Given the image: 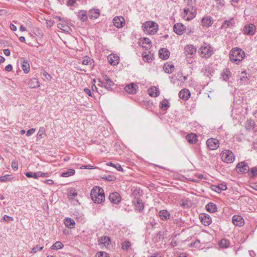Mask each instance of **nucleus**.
Returning a JSON list of instances; mask_svg holds the SVG:
<instances>
[{
  "label": "nucleus",
  "instance_id": "obj_62",
  "mask_svg": "<svg viewBox=\"0 0 257 257\" xmlns=\"http://www.w3.org/2000/svg\"><path fill=\"white\" fill-rule=\"evenodd\" d=\"M43 74L47 80H50L52 79L51 76L46 71H44Z\"/></svg>",
  "mask_w": 257,
  "mask_h": 257
},
{
  "label": "nucleus",
  "instance_id": "obj_16",
  "mask_svg": "<svg viewBox=\"0 0 257 257\" xmlns=\"http://www.w3.org/2000/svg\"><path fill=\"white\" fill-rule=\"evenodd\" d=\"M107 60L110 65L115 66L119 63V57L116 54H111L108 56Z\"/></svg>",
  "mask_w": 257,
  "mask_h": 257
},
{
  "label": "nucleus",
  "instance_id": "obj_51",
  "mask_svg": "<svg viewBox=\"0 0 257 257\" xmlns=\"http://www.w3.org/2000/svg\"><path fill=\"white\" fill-rule=\"evenodd\" d=\"M143 58L144 61L147 62H150L152 60L151 58V56L147 54L146 53L145 54H143Z\"/></svg>",
  "mask_w": 257,
  "mask_h": 257
},
{
  "label": "nucleus",
  "instance_id": "obj_45",
  "mask_svg": "<svg viewBox=\"0 0 257 257\" xmlns=\"http://www.w3.org/2000/svg\"><path fill=\"white\" fill-rule=\"evenodd\" d=\"M13 177L10 175H6L0 177V181L2 182H7L12 180Z\"/></svg>",
  "mask_w": 257,
  "mask_h": 257
},
{
  "label": "nucleus",
  "instance_id": "obj_30",
  "mask_svg": "<svg viewBox=\"0 0 257 257\" xmlns=\"http://www.w3.org/2000/svg\"><path fill=\"white\" fill-rule=\"evenodd\" d=\"M64 223L65 226L69 228H73L74 227L75 222L74 220L69 217H67L64 219Z\"/></svg>",
  "mask_w": 257,
  "mask_h": 257
},
{
  "label": "nucleus",
  "instance_id": "obj_38",
  "mask_svg": "<svg viewBox=\"0 0 257 257\" xmlns=\"http://www.w3.org/2000/svg\"><path fill=\"white\" fill-rule=\"evenodd\" d=\"M174 68V66L171 64H166L163 67V69L165 72L167 73H171Z\"/></svg>",
  "mask_w": 257,
  "mask_h": 257
},
{
  "label": "nucleus",
  "instance_id": "obj_18",
  "mask_svg": "<svg viewBox=\"0 0 257 257\" xmlns=\"http://www.w3.org/2000/svg\"><path fill=\"white\" fill-rule=\"evenodd\" d=\"M233 223L235 226H242L244 224V219L240 215H234L232 218Z\"/></svg>",
  "mask_w": 257,
  "mask_h": 257
},
{
  "label": "nucleus",
  "instance_id": "obj_57",
  "mask_svg": "<svg viewBox=\"0 0 257 257\" xmlns=\"http://www.w3.org/2000/svg\"><path fill=\"white\" fill-rule=\"evenodd\" d=\"M3 220L6 222H10L14 221V218L11 216L5 215L3 217Z\"/></svg>",
  "mask_w": 257,
  "mask_h": 257
},
{
  "label": "nucleus",
  "instance_id": "obj_32",
  "mask_svg": "<svg viewBox=\"0 0 257 257\" xmlns=\"http://www.w3.org/2000/svg\"><path fill=\"white\" fill-rule=\"evenodd\" d=\"M186 139L190 144H193L197 141V136L194 134H188L186 137Z\"/></svg>",
  "mask_w": 257,
  "mask_h": 257
},
{
  "label": "nucleus",
  "instance_id": "obj_35",
  "mask_svg": "<svg viewBox=\"0 0 257 257\" xmlns=\"http://www.w3.org/2000/svg\"><path fill=\"white\" fill-rule=\"evenodd\" d=\"M29 85L31 88H36L40 86V83L37 78H33L30 80Z\"/></svg>",
  "mask_w": 257,
  "mask_h": 257
},
{
  "label": "nucleus",
  "instance_id": "obj_17",
  "mask_svg": "<svg viewBox=\"0 0 257 257\" xmlns=\"http://www.w3.org/2000/svg\"><path fill=\"white\" fill-rule=\"evenodd\" d=\"M108 198L110 201L114 204H118L121 200L119 194L116 192L110 193Z\"/></svg>",
  "mask_w": 257,
  "mask_h": 257
},
{
  "label": "nucleus",
  "instance_id": "obj_43",
  "mask_svg": "<svg viewBox=\"0 0 257 257\" xmlns=\"http://www.w3.org/2000/svg\"><path fill=\"white\" fill-rule=\"evenodd\" d=\"M46 130L44 127H40L39 132L37 135V139H41L43 138V135L45 134Z\"/></svg>",
  "mask_w": 257,
  "mask_h": 257
},
{
  "label": "nucleus",
  "instance_id": "obj_44",
  "mask_svg": "<svg viewBox=\"0 0 257 257\" xmlns=\"http://www.w3.org/2000/svg\"><path fill=\"white\" fill-rule=\"evenodd\" d=\"M101 178L107 181H114L116 180V177L112 175H103L101 176Z\"/></svg>",
  "mask_w": 257,
  "mask_h": 257
},
{
  "label": "nucleus",
  "instance_id": "obj_64",
  "mask_svg": "<svg viewBox=\"0 0 257 257\" xmlns=\"http://www.w3.org/2000/svg\"><path fill=\"white\" fill-rule=\"evenodd\" d=\"M39 178L41 177H48L49 174L48 173H43L42 172H38Z\"/></svg>",
  "mask_w": 257,
  "mask_h": 257
},
{
  "label": "nucleus",
  "instance_id": "obj_8",
  "mask_svg": "<svg viewBox=\"0 0 257 257\" xmlns=\"http://www.w3.org/2000/svg\"><path fill=\"white\" fill-rule=\"evenodd\" d=\"M249 167L245 162H239L236 166V171L240 174H244L248 172Z\"/></svg>",
  "mask_w": 257,
  "mask_h": 257
},
{
  "label": "nucleus",
  "instance_id": "obj_34",
  "mask_svg": "<svg viewBox=\"0 0 257 257\" xmlns=\"http://www.w3.org/2000/svg\"><path fill=\"white\" fill-rule=\"evenodd\" d=\"M234 25L233 19H231L229 20H225L222 24L221 28V29H226L228 28L231 27Z\"/></svg>",
  "mask_w": 257,
  "mask_h": 257
},
{
  "label": "nucleus",
  "instance_id": "obj_11",
  "mask_svg": "<svg viewBox=\"0 0 257 257\" xmlns=\"http://www.w3.org/2000/svg\"><path fill=\"white\" fill-rule=\"evenodd\" d=\"M206 144L208 148L210 150H214L219 147V143L218 141L214 138H211L207 140Z\"/></svg>",
  "mask_w": 257,
  "mask_h": 257
},
{
  "label": "nucleus",
  "instance_id": "obj_29",
  "mask_svg": "<svg viewBox=\"0 0 257 257\" xmlns=\"http://www.w3.org/2000/svg\"><path fill=\"white\" fill-rule=\"evenodd\" d=\"M206 210L210 213H214L217 210L216 205L212 202H209L205 206Z\"/></svg>",
  "mask_w": 257,
  "mask_h": 257
},
{
  "label": "nucleus",
  "instance_id": "obj_9",
  "mask_svg": "<svg viewBox=\"0 0 257 257\" xmlns=\"http://www.w3.org/2000/svg\"><path fill=\"white\" fill-rule=\"evenodd\" d=\"M243 32L245 35L253 36L256 32V26L253 24H248L243 27Z\"/></svg>",
  "mask_w": 257,
  "mask_h": 257
},
{
  "label": "nucleus",
  "instance_id": "obj_5",
  "mask_svg": "<svg viewBox=\"0 0 257 257\" xmlns=\"http://www.w3.org/2000/svg\"><path fill=\"white\" fill-rule=\"evenodd\" d=\"M141 193H142V191L140 189H136L133 193V195L135 196V200L133 201L136 208L139 212H142L144 209V205L142 200L139 197L140 196Z\"/></svg>",
  "mask_w": 257,
  "mask_h": 257
},
{
  "label": "nucleus",
  "instance_id": "obj_48",
  "mask_svg": "<svg viewBox=\"0 0 257 257\" xmlns=\"http://www.w3.org/2000/svg\"><path fill=\"white\" fill-rule=\"evenodd\" d=\"M239 79V84L240 85L246 84L248 83V78L246 76H240Z\"/></svg>",
  "mask_w": 257,
  "mask_h": 257
},
{
  "label": "nucleus",
  "instance_id": "obj_6",
  "mask_svg": "<svg viewBox=\"0 0 257 257\" xmlns=\"http://www.w3.org/2000/svg\"><path fill=\"white\" fill-rule=\"evenodd\" d=\"M199 52L201 57L208 58L213 54V49L210 45L205 44L200 48Z\"/></svg>",
  "mask_w": 257,
  "mask_h": 257
},
{
  "label": "nucleus",
  "instance_id": "obj_47",
  "mask_svg": "<svg viewBox=\"0 0 257 257\" xmlns=\"http://www.w3.org/2000/svg\"><path fill=\"white\" fill-rule=\"evenodd\" d=\"M131 243L128 241H124L122 243L121 248L123 250H127L131 247Z\"/></svg>",
  "mask_w": 257,
  "mask_h": 257
},
{
  "label": "nucleus",
  "instance_id": "obj_22",
  "mask_svg": "<svg viewBox=\"0 0 257 257\" xmlns=\"http://www.w3.org/2000/svg\"><path fill=\"white\" fill-rule=\"evenodd\" d=\"M179 97L183 100H188L190 96V91L187 89H183L179 93Z\"/></svg>",
  "mask_w": 257,
  "mask_h": 257
},
{
  "label": "nucleus",
  "instance_id": "obj_54",
  "mask_svg": "<svg viewBox=\"0 0 257 257\" xmlns=\"http://www.w3.org/2000/svg\"><path fill=\"white\" fill-rule=\"evenodd\" d=\"M11 166L14 171H17L19 168L18 162L15 160L13 161Z\"/></svg>",
  "mask_w": 257,
  "mask_h": 257
},
{
  "label": "nucleus",
  "instance_id": "obj_52",
  "mask_svg": "<svg viewBox=\"0 0 257 257\" xmlns=\"http://www.w3.org/2000/svg\"><path fill=\"white\" fill-rule=\"evenodd\" d=\"M44 246H39L38 245H36V246L34 247L31 251V253H35L37 252H38L39 250H41L43 249Z\"/></svg>",
  "mask_w": 257,
  "mask_h": 257
},
{
  "label": "nucleus",
  "instance_id": "obj_59",
  "mask_svg": "<svg viewBox=\"0 0 257 257\" xmlns=\"http://www.w3.org/2000/svg\"><path fill=\"white\" fill-rule=\"evenodd\" d=\"M180 75V77L178 78L179 80H180L181 81H185L188 79V75H185L183 76L182 72L180 73V74H178V76Z\"/></svg>",
  "mask_w": 257,
  "mask_h": 257
},
{
  "label": "nucleus",
  "instance_id": "obj_49",
  "mask_svg": "<svg viewBox=\"0 0 257 257\" xmlns=\"http://www.w3.org/2000/svg\"><path fill=\"white\" fill-rule=\"evenodd\" d=\"M108 166H112L116 169L117 170L119 171H122L123 170V169L122 167L118 164H114L111 162H110L108 164Z\"/></svg>",
  "mask_w": 257,
  "mask_h": 257
},
{
  "label": "nucleus",
  "instance_id": "obj_42",
  "mask_svg": "<svg viewBox=\"0 0 257 257\" xmlns=\"http://www.w3.org/2000/svg\"><path fill=\"white\" fill-rule=\"evenodd\" d=\"M64 245L62 243H61L60 241H56L54 244H53L51 248L52 249H55L58 250L61 249L63 247Z\"/></svg>",
  "mask_w": 257,
  "mask_h": 257
},
{
  "label": "nucleus",
  "instance_id": "obj_63",
  "mask_svg": "<svg viewBox=\"0 0 257 257\" xmlns=\"http://www.w3.org/2000/svg\"><path fill=\"white\" fill-rule=\"evenodd\" d=\"M204 75L207 77H209L210 75H211V71L210 70V68H206L204 72Z\"/></svg>",
  "mask_w": 257,
  "mask_h": 257
},
{
  "label": "nucleus",
  "instance_id": "obj_31",
  "mask_svg": "<svg viewBox=\"0 0 257 257\" xmlns=\"http://www.w3.org/2000/svg\"><path fill=\"white\" fill-rule=\"evenodd\" d=\"M231 72L228 68H226L221 73V77L224 81H227L231 77Z\"/></svg>",
  "mask_w": 257,
  "mask_h": 257
},
{
  "label": "nucleus",
  "instance_id": "obj_56",
  "mask_svg": "<svg viewBox=\"0 0 257 257\" xmlns=\"http://www.w3.org/2000/svg\"><path fill=\"white\" fill-rule=\"evenodd\" d=\"M184 32H186L187 35H190L194 33V29L190 27H186Z\"/></svg>",
  "mask_w": 257,
  "mask_h": 257
},
{
  "label": "nucleus",
  "instance_id": "obj_39",
  "mask_svg": "<svg viewBox=\"0 0 257 257\" xmlns=\"http://www.w3.org/2000/svg\"><path fill=\"white\" fill-rule=\"evenodd\" d=\"M255 125L254 121L252 119H248L245 123V128L248 131L252 130Z\"/></svg>",
  "mask_w": 257,
  "mask_h": 257
},
{
  "label": "nucleus",
  "instance_id": "obj_46",
  "mask_svg": "<svg viewBox=\"0 0 257 257\" xmlns=\"http://www.w3.org/2000/svg\"><path fill=\"white\" fill-rule=\"evenodd\" d=\"M142 43V44H148L149 45H151V41L149 38H141L140 40L139 41V45H141V44Z\"/></svg>",
  "mask_w": 257,
  "mask_h": 257
},
{
  "label": "nucleus",
  "instance_id": "obj_12",
  "mask_svg": "<svg viewBox=\"0 0 257 257\" xmlns=\"http://www.w3.org/2000/svg\"><path fill=\"white\" fill-rule=\"evenodd\" d=\"M110 238L108 236H104L101 237L98 240V245L101 248H107L110 244Z\"/></svg>",
  "mask_w": 257,
  "mask_h": 257
},
{
  "label": "nucleus",
  "instance_id": "obj_53",
  "mask_svg": "<svg viewBox=\"0 0 257 257\" xmlns=\"http://www.w3.org/2000/svg\"><path fill=\"white\" fill-rule=\"evenodd\" d=\"M251 177H254L257 176V167H252L250 170Z\"/></svg>",
  "mask_w": 257,
  "mask_h": 257
},
{
  "label": "nucleus",
  "instance_id": "obj_27",
  "mask_svg": "<svg viewBox=\"0 0 257 257\" xmlns=\"http://www.w3.org/2000/svg\"><path fill=\"white\" fill-rule=\"evenodd\" d=\"M158 215L163 220H167L170 218V213L166 210H160L158 213Z\"/></svg>",
  "mask_w": 257,
  "mask_h": 257
},
{
  "label": "nucleus",
  "instance_id": "obj_37",
  "mask_svg": "<svg viewBox=\"0 0 257 257\" xmlns=\"http://www.w3.org/2000/svg\"><path fill=\"white\" fill-rule=\"evenodd\" d=\"M22 68L24 72L27 74L30 71V65L29 63L27 60H24L22 65Z\"/></svg>",
  "mask_w": 257,
  "mask_h": 257
},
{
  "label": "nucleus",
  "instance_id": "obj_26",
  "mask_svg": "<svg viewBox=\"0 0 257 257\" xmlns=\"http://www.w3.org/2000/svg\"><path fill=\"white\" fill-rule=\"evenodd\" d=\"M148 93L152 97H157L160 95V90L158 87L152 86L148 89Z\"/></svg>",
  "mask_w": 257,
  "mask_h": 257
},
{
  "label": "nucleus",
  "instance_id": "obj_7",
  "mask_svg": "<svg viewBox=\"0 0 257 257\" xmlns=\"http://www.w3.org/2000/svg\"><path fill=\"white\" fill-rule=\"evenodd\" d=\"M221 156L222 161L227 163H231L234 161V155L230 150H225L223 151Z\"/></svg>",
  "mask_w": 257,
  "mask_h": 257
},
{
  "label": "nucleus",
  "instance_id": "obj_3",
  "mask_svg": "<svg viewBox=\"0 0 257 257\" xmlns=\"http://www.w3.org/2000/svg\"><path fill=\"white\" fill-rule=\"evenodd\" d=\"M186 7L184 9V17H186V20L190 21L193 19L196 15V9L195 8L196 1L185 3Z\"/></svg>",
  "mask_w": 257,
  "mask_h": 257
},
{
  "label": "nucleus",
  "instance_id": "obj_24",
  "mask_svg": "<svg viewBox=\"0 0 257 257\" xmlns=\"http://www.w3.org/2000/svg\"><path fill=\"white\" fill-rule=\"evenodd\" d=\"M103 78L106 85L105 86V88L108 91H112L111 87L114 85V83L106 75H104Z\"/></svg>",
  "mask_w": 257,
  "mask_h": 257
},
{
  "label": "nucleus",
  "instance_id": "obj_23",
  "mask_svg": "<svg viewBox=\"0 0 257 257\" xmlns=\"http://www.w3.org/2000/svg\"><path fill=\"white\" fill-rule=\"evenodd\" d=\"M203 27L208 28L213 24V20L210 16L203 17L202 19Z\"/></svg>",
  "mask_w": 257,
  "mask_h": 257
},
{
  "label": "nucleus",
  "instance_id": "obj_33",
  "mask_svg": "<svg viewBox=\"0 0 257 257\" xmlns=\"http://www.w3.org/2000/svg\"><path fill=\"white\" fill-rule=\"evenodd\" d=\"M169 107V102L167 99H164L160 103V107L163 110H167Z\"/></svg>",
  "mask_w": 257,
  "mask_h": 257
},
{
  "label": "nucleus",
  "instance_id": "obj_4",
  "mask_svg": "<svg viewBox=\"0 0 257 257\" xmlns=\"http://www.w3.org/2000/svg\"><path fill=\"white\" fill-rule=\"evenodd\" d=\"M158 25L153 21H147L142 25V28L145 33L153 35L156 34L158 30Z\"/></svg>",
  "mask_w": 257,
  "mask_h": 257
},
{
  "label": "nucleus",
  "instance_id": "obj_2",
  "mask_svg": "<svg viewBox=\"0 0 257 257\" xmlns=\"http://www.w3.org/2000/svg\"><path fill=\"white\" fill-rule=\"evenodd\" d=\"M90 197L95 203L99 204L105 199L104 190L100 187L95 186L91 191Z\"/></svg>",
  "mask_w": 257,
  "mask_h": 257
},
{
  "label": "nucleus",
  "instance_id": "obj_19",
  "mask_svg": "<svg viewBox=\"0 0 257 257\" xmlns=\"http://www.w3.org/2000/svg\"><path fill=\"white\" fill-rule=\"evenodd\" d=\"M212 190L217 192L220 193L221 191H224L227 189V186L225 183H221L217 185H213L211 186Z\"/></svg>",
  "mask_w": 257,
  "mask_h": 257
},
{
  "label": "nucleus",
  "instance_id": "obj_1",
  "mask_svg": "<svg viewBox=\"0 0 257 257\" xmlns=\"http://www.w3.org/2000/svg\"><path fill=\"white\" fill-rule=\"evenodd\" d=\"M244 57V51L239 48H232L229 53L230 60L236 64H238Z\"/></svg>",
  "mask_w": 257,
  "mask_h": 257
},
{
  "label": "nucleus",
  "instance_id": "obj_40",
  "mask_svg": "<svg viewBox=\"0 0 257 257\" xmlns=\"http://www.w3.org/2000/svg\"><path fill=\"white\" fill-rule=\"evenodd\" d=\"M229 244L228 240L225 238L221 239L219 242L218 244L219 247L222 248H227Z\"/></svg>",
  "mask_w": 257,
  "mask_h": 257
},
{
  "label": "nucleus",
  "instance_id": "obj_50",
  "mask_svg": "<svg viewBox=\"0 0 257 257\" xmlns=\"http://www.w3.org/2000/svg\"><path fill=\"white\" fill-rule=\"evenodd\" d=\"M77 192H76L75 190L73 189L70 190L68 193V195L71 199L74 198L75 197L77 196Z\"/></svg>",
  "mask_w": 257,
  "mask_h": 257
},
{
  "label": "nucleus",
  "instance_id": "obj_13",
  "mask_svg": "<svg viewBox=\"0 0 257 257\" xmlns=\"http://www.w3.org/2000/svg\"><path fill=\"white\" fill-rule=\"evenodd\" d=\"M114 26L117 28H121L125 25V20L122 17H115L113 19Z\"/></svg>",
  "mask_w": 257,
  "mask_h": 257
},
{
  "label": "nucleus",
  "instance_id": "obj_15",
  "mask_svg": "<svg viewBox=\"0 0 257 257\" xmlns=\"http://www.w3.org/2000/svg\"><path fill=\"white\" fill-rule=\"evenodd\" d=\"M138 88V86L137 84L132 83L126 85L124 87V90L127 93L134 94L137 93Z\"/></svg>",
  "mask_w": 257,
  "mask_h": 257
},
{
  "label": "nucleus",
  "instance_id": "obj_20",
  "mask_svg": "<svg viewBox=\"0 0 257 257\" xmlns=\"http://www.w3.org/2000/svg\"><path fill=\"white\" fill-rule=\"evenodd\" d=\"M196 48L192 45H188L184 48V53L186 55H194L196 52Z\"/></svg>",
  "mask_w": 257,
  "mask_h": 257
},
{
  "label": "nucleus",
  "instance_id": "obj_14",
  "mask_svg": "<svg viewBox=\"0 0 257 257\" xmlns=\"http://www.w3.org/2000/svg\"><path fill=\"white\" fill-rule=\"evenodd\" d=\"M186 30V27L181 23H177L174 25V32L179 35H182Z\"/></svg>",
  "mask_w": 257,
  "mask_h": 257
},
{
  "label": "nucleus",
  "instance_id": "obj_55",
  "mask_svg": "<svg viewBox=\"0 0 257 257\" xmlns=\"http://www.w3.org/2000/svg\"><path fill=\"white\" fill-rule=\"evenodd\" d=\"M157 224V221L153 218L151 219L147 223L148 225H151L152 227L155 226Z\"/></svg>",
  "mask_w": 257,
  "mask_h": 257
},
{
  "label": "nucleus",
  "instance_id": "obj_28",
  "mask_svg": "<svg viewBox=\"0 0 257 257\" xmlns=\"http://www.w3.org/2000/svg\"><path fill=\"white\" fill-rule=\"evenodd\" d=\"M78 19L83 22H85L87 20L89 17L87 14L86 11L84 10H81L79 11L77 14Z\"/></svg>",
  "mask_w": 257,
  "mask_h": 257
},
{
  "label": "nucleus",
  "instance_id": "obj_25",
  "mask_svg": "<svg viewBox=\"0 0 257 257\" xmlns=\"http://www.w3.org/2000/svg\"><path fill=\"white\" fill-rule=\"evenodd\" d=\"M160 58L163 60H167L170 55V52L166 48L161 49L159 51Z\"/></svg>",
  "mask_w": 257,
  "mask_h": 257
},
{
  "label": "nucleus",
  "instance_id": "obj_41",
  "mask_svg": "<svg viewBox=\"0 0 257 257\" xmlns=\"http://www.w3.org/2000/svg\"><path fill=\"white\" fill-rule=\"evenodd\" d=\"M25 175L28 178H34L36 179H39L38 172H27L25 173Z\"/></svg>",
  "mask_w": 257,
  "mask_h": 257
},
{
  "label": "nucleus",
  "instance_id": "obj_36",
  "mask_svg": "<svg viewBox=\"0 0 257 257\" xmlns=\"http://www.w3.org/2000/svg\"><path fill=\"white\" fill-rule=\"evenodd\" d=\"M75 171L73 169H69L61 173V176L63 177H69L74 175Z\"/></svg>",
  "mask_w": 257,
  "mask_h": 257
},
{
  "label": "nucleus",
  "instance_id": "obj_61",
  "mask_svg": "<svg viewBox=\"0 0 257 257\" xmlns=\"http://www.w3.org/2000/svg\"><path fill=\"white\" fill-rule=\"evenodd\" d=\"M35 128H31L27 131L26 135L28 137L31 136L32 135H33L35 132Z\"/></svg>",
  "mask_w": 257,
  "mask_h": 257
},
{
  "label": "nucleus",
  "instance_id": "obj_10",
  "mask_svg": "<svg viewBox=\"0 0 257 257\" xmlns=\"http://www.w3.org/2000/svg\"><path fill=\"white\" fill-rule=\"evenodd\" d=\"M199 219L205 226L209 225L212 222V218L210 216L206 213H201L199 215Z\"/></svg>",
  "mask_w": 257,
  "mask_h": 257
},
{
  "label": "nucleus",
  "instance_id": "obj_60",
  "mask_svg": "<svg viewBox=\"0 0 257 257\" xmlns=\"http://www.w3.org/2000/svg\"><path fill=\"white\" fill-rule=\"evenodd\" d=\"M107 253L104 251H99L96 254V257H106Z\"/></svg>",
  "mask_w": 257,
  "mask_h": 257
},
{
  "label": "nucleus",
  "instance_id": "obj_21",
  "mask_svg": "<svg viewBox=\"0 0 257 257\" xmlns=\"http://www.w3.org/2000/svg\"><path fill=\"white\" fill-rule=\"evenodd\" d=\"M88 16L90 19H96L100 16L99 10L97 9H91L89 11Z\"/></svg>",
  "mask_w": 257,
  "mask_h": 257
},
{
  "label": "nucleus",
  "instance_id": "obj_58",
  "mask_svg": "<svg viewBox=\"0 0 257 257\" xmlns=\"http://www.w3.org/2000/svg\"><path fill=\"white\" fill-rule=\"evenodd\" d=\"M150 257H164V254L161 252H155Z\"/></svg>",
  "mask_w": 257,
  "mask_h": 257
}]
</instances>
